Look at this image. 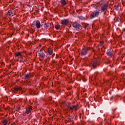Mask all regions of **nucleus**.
Returning <instances> with one entry per match:
<instances>
[{"mask_svg":"<svg viewBox=\"0 0 125 125\" xmlns=\"http://www.w3.org/2000/svg\"><path fill=\"white\" fill-rule=\"evenodd\" d=\"M34 75H35V73H34L25 74L24 76V78L25 79V80H27V79H29V78H32V77H34Z\"/></svg>","mask_w":125,"mask_h":125,"instance_id":"obj_9","label":"nucleus"},{"mask_svg":"<svg viewBox=\"0 0 125 125\" xmlns=\"http://www.w3.org/2000/svg\"><path fill=\"white\" fill-rule=\"evenodd\" d=\"M8 15H9V16H10L11 17H12V16L14 15V12L10 10H9L8 11Z\"/></svg>","mask_w":125,"mask_h":125,"instance_id":"obj_17","label":"nucleus"},{"mask_svg":"<svg viewBox=\"0 0 125 125\" xmlns=\"http://www.w3.org/2000/svg\"><path fill=\"white\" fill-rule=\"evenodd\" d=\"M19 90H20V91H21V90H22V87L19 86H17L14 88H12L11 89L12 92L13 93H15V94L17 93V92H18Z\"/></svg>","mask_w":125,"mask_h":125,"instance_id":"obj_5","label":"nucleus"},{"mask_svg":"<svg viewBox=\"0 0 125 125\" xmlns=\"http://www.w3.org/2000/svg\"><path fill=\"white\" fill-rule=\"evenodd\" d=\"M114 8H115V10H119V5H115Z\"/></svg>","mask_w":125,"mask_h":125,"instance_id":"obj_25","label":"nucleus"},{"mask_svg":"<svg viewBox=\"0 0 125 125\" xmlns=\"http://www.w3.org/2000/svg\"><path fill=\"white\" fill-rule=\"evenodd\" d=\"M104 44V41H101L100 42V44H99L98 46H102Z\"/></svg>","mask_w":125,"mask_h":125,"instance_id":"obj_23","label":"nucleus"},{"mask_svg":"<svg viewBox=\"0 0 125 125\" xmlns=\"http://www.w3.org/2000/svg\"><path fill=\"white\" fill-rule=\"evenodd\" d=\"M100 13V12L98 10L93 11L90 15L91 19H92V18H95V17H98V15H99Z\"/></svg>","mask_w":125,"mask_h":125,"instance_id":"obj_4","label":"nucleus"},{"mask_svg":"<svg viewBox=\"0 0 125 125\" xmlns=\"http://www.w3.org/2000/svg\"><path fill=\"white\" fill-rule=\"evenodd\" d=\"M106 54L107 55H108V56H111V55L113 54V51L112 50V49H108L106 51Z\"/></svg>","mask_w":125,"mask_h":125,"instance_id":"obj_15","label":"nucleus"},{"mask_svg":"<svg viewBox=\"0 0 125 125\" xmlns=\"http://www.w3.org/2000/svg\"><path fill=\"white\" fill-rule=\"evenodd\" d=\"M27 85H31V82H28L27 83Z\"/></svg>","mask_w":125,"mask_h":125,"instance_id":"obj_27","label":"nucleus"},{"mask_svg":"<svg viewBox=\"0 0 125 125\" xmlns=\"http://www.w3.org/2000/svg\"><path fill=\"white\" fill-rule=\"evenodd\" d=\"M1 123H2V125H7V121H6L5 120H2L1 122Z\"/></svg>","mask_w":125,"mask_h":125,"instance_id":"obj_20","label":"nucleus"},{"mask_svg":"<svg viewBox=\"0 0 125 125\" xmlns=\"http://www.w3.org/2000/svg\"><path fill=\"white\" fill-rule=\"evenodd\" d=\"M55 29H56V30H59V29H60V25H55Z\"/></svg>","mask_w":125,"mask_h":125,"instance_id":"obj_24","label":"nucleus"},{"mask_svg":"<svg viewBox=\"0 0 125 125\" xmlns=\"http://www.w3.org/2000/svg\"><path fill=\"white\" fill-rule=\"evenodd\" d=\"M73 118H74V116H69L68 118V122H69V123H71V122H72V119Z\"/></svg>","mask_w":125,"mask_h":125,"instance_id":"obj_21","label":"nucleus"},{"mask_svg":"<svg viewBox=\"0 0 125 125\" xmlns=\"http://www.w3.org/2000/svg\"><path fill=\"white\" fill-rule=\"evenodd\" d=\"M91 65L94 69V68H96V67H97V66H98V62H97L96 60H93L91 62Z\"/></svg>","mask_w":125,"mask_h":125,"instance_id":"obj_12","label":"nucleus"},{"mask_svg":"<svg viewBox=\"0 0 125 125\" xmlns=\"http://www.w3.org/2000/svg\"><path fill=\"white\" fill-rule=\"evenodd\" d=\"M72 26L76 30V31H81L83 29V26L81 24L78 23L77 21H75L72 23Z\"/></svg>","mask_w":125,"mask_h":125,"instance_id":"obj_2","label":"nucleus"},{"mask_svg":"<svg viewBox=\"0 0 125 125\" xmlns=\"http://www.w3.org/2000/svg\"><path fill=\"white\" fill-rule=\"evenodd\" d=\"M79 108V105L76 104L75 105H71V103L66 104V110H68L71 113H73L74 111H77Z\"/></svg>","mask_w":125,"mask_h":125,"instance_id":"obj_1","label":"nucleus"},{"mask_svg":"<svg viewBox=\"0 0 125 125\" xmlns=\"http://www.w3.org/2000/svg\"><path fill=\"white\" fill-rule=\"evenodd\" d=\"M62 6H63V5H66L67 4V3L68 2V0H61L60 1Z\"/></svg>","mask_w":125,"mask_h":125,"instance_id":"obj_14","label":"nucleus"},{"mask_svg":"<svg viewBox=\"0 0 125 125\" xmlns=\"http://www.w3.org/2000/svg\"><path fill=\"white\" fill-rule=\"evenodd\" d=\"M61 24L64 26H67V24H69V20L64 19L61 21Z\"/></svg>","mask_w":125,"mask_h":125,"instance_id":"obj_11","label":"nucleus"},{"mask_svg":"<svg viewBox=\"0 0 125 125\" xmlns=\"http://www.w3.org/2000/svg\"><path fill=\"white\" fill-rule=\"evenodd\" d=\"M108 5H109L108 4V3H106L101 6V10L102 11V12H104V14H106V12L108 9Z\"/></svg>","mask_w":125,"mask_h":125,"instance_id":"obj_6","label":"nucleus"},{"mask_svg":"<svg viewBox=\"0 0 125 125\" xmlns=\"http://www.w3.org/2000/svg\"><path fill=\"white\" fill-rule=\"evenodd\" d=\"M83 24H84V28H85V29H86V28H87V27H88V23H83Z\"/></svg>","mask_w":125,"mask_h":125,"instance_id":"obj_26","label":"nucleus"},{"mask_svg":"<svg viewBox=\"0 0 125 125\" xmlns=\"http://www.w3.org/2000/svg\"><path fill=\"white\" fill-rule=\"evenodd\" d=\"M47 53L49 55H52L53 54V50L51 48H48Z\"/></svg>","mask_w":125,"mask_h":125,"instance_id":"obj_16","label":"nucleus"},{"mask_svg":"<svg viewBox=\"0 0 125 125\" xmlns=\"http://www.w3.org/2000/svg\"><path fill=\"white\" fill-rule=\"evenodd\" d=\"M32 26H36L37 29H40L41 28V22L40 21H33L32 23Z\"/></svg>","mask_w":125,"mask_h":125,"instance_id":"obj_8","label":"nucleus"},{"mask_svg":"<svg viewBox=\"0 0 125 125\" xmlns=\"http://www.w3.org/2000/svg\"><path fill=\"white\" fill-rule=\"evenodd\" d=\"M99 75V73L98 72H96L94 74V77H95V79H96L97 78V76Z\"/></svg>","mask_w":125,"mask_h":125,"instance_id":"obj_22","label":"nucleus"},{"mask_svg":"<svg viewBox=\"0 0 125 125\" xmlns=\"http://www.w3.org/2000/svg\"><path fill=\"white\" fill-rule=\"evenodd\" d=\"M44 28L47 30L49 27H50V23L47 22H45L44 24L43 25Z\"/></svg>","mask_w":125,"mask_h":125,"instance_id":"obj_13","label":"nucleus"},{"mask_svg":"<svg viewBox=\"0 0 125 125\" xmlns=\"http://www.w3.org/2000/svg\"><path fill=\"white\" fill-rule=\"evenodd\" d=\"M77 18L81 21H84L85 20V18L82 16H78Z\"/></svg>","mask_w":125,"mask_h":125,"instance_id":"obj_19","label":"nucleus"},{"mask_svg":"<svg viewBox=\"0 0 125 125\" xmlns=\"http://www.w3.org/2000/svg\"><path fill=\"white\" fill-rule=\"evenodd\" d=\"M15 57H18V56H20L22 57V54L20 52H16L14 54Z\"/></svg>","mask_w":125,"mask_h":125,"instance_id":"obj_18","label":"nucleus"},{"mask_svg":"<svg viewBox=\"0 0 125 125\" xmlns=\"http://www.w3.org/2000/svg\"><path fill=\"white\" fill-rule=\"evenodd\" d=\"M27 6H28V7H31V5H30L29 4H27Z\"/></svg>","mask_w":125,"mask_h":125,"instance_id":"obj_29","label":"nucleus"},{"mask_svg":"<svg viewBox=\"0 0 125 125\" xmlns=\"http://www.w3.org/2000/svg\"><path fill=\"white\" fill-rule=\"evenodd\" d=\"M33 110V107L30 105H29L28 107H26L25 114H29L31 113V111Z\"/></svg>","mask_w":125,"mask_h":125,"instance_id":"obj_10","label":"nucleus"},{"mask_svg":"<svg viewBox=\"0 0 125 125\" xmlns=\"http://www.w3.org/2000/svg\"><path fill=\"white\" fill-rule=\"evenodd\" d=\"M39 56L40 57V60L41 61H42L44 59V56H45V55L44 54V51H43L42 49H41L40 50Z\"/></svg>","mask_w":125,"mask_h":125,"instance_id":"obj_7","label":"nucleus"},{"mask_svg":"<svg viewBox=\"0 0 125 125\" xmlns=\"http://www.w3.org/2000/svg\"><path fill=\"white\" fill-rule=\"evenodd\" d=\"M90 49V47H85L83 48L82 49H81L80 52V55L82 56H83L84 55H86L87 53H88V51H89V49Z\"/></svg>","mask_w":125,"mask_h":125,"instance_id":"obj_3","label":"nucleus"},{"mask_svg":"<svg viewBox=\"0 0 125 125\" xmlns=\"http://www.w3.org/2000/svg\"><path fill=\"white\" fill-rule=\"evenodd\" d=\"M20 110V107H18L17 108V111H19Z\"/></svg>","mask_w":125,"mask_h":125,"instance_id":"obj_28","label":"nucleus"}]
</instances>
